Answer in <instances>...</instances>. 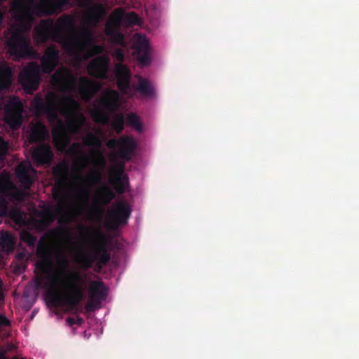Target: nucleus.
Here are the masks:
<instances>
[{
	"label": "nucleus",
	"instance_id": "obj_1",
	"mask_svg": "<svg viewBox=\"0 0 359 359\" xmlns=\"http://www.w3.org/2000/svg\"><path fill=\"white\" fill-rule=\"evenodd\" d=\"M13 16L17 22L16 25L20 29L13 32L7 41V46L11 55L15 59L32 58L36 52L32 48L30 39L25 35L20 29L29 31L35 16H46L57 15L68 6L77 5L82 6L84 3L93 1H11Z\"/></svg>",
	"mask_w": 359,
	"mask_h": 359
},
{
	"label": "nucleus",
	"instance_id": "obj_2",
	"mask_svg": "<svg viewBox=\"0 0 359 359\" xmlns=\"http://www.w3.org/2000/svg\"><path fill=\"white\" fill-rule=\"evenodd\" d=\"M77 31L75 18L64 14L60 16L56 24L51 19L42 20L34 27V38L38 43H44L48 40L59 42L62 48L69 54L79 50L82 51L88 46V57L99 55L104 51L102 45L93 43V37L90 31L84 29L81 37L73 36Z\"/></svg>",
	"mask_w": 359,
	"mask_h": 359
},
{
	"label": "nucleus",
	"instance_id": "obj_3",
	"mask_svg": "<svg viewBox=\"0 0 359 359\" xmlns=\"http://www.w3.org/2000/svg\"><path fill=\"white\" fill-rule=\"evenodd\" d=\"M36 256L39 259L36 263L37 269L46 275L45 278L49 280L45 281L43 278H38L36 282L38 288L45 290L46 300L55 307L65 304L70 311L77 314L82 300L69 293L63 296L57 287L61 283L60 276L50 272V269L53 266L52 247L40 241L36 249Z\"/></svg>",
	"mask_w": 359,
	"mask_h": 359
},
{
	"label": "nucleus",
	"instance_id": "obj_4",
	"mask_svg": "<svg viewBox=\"0 0 359 359\" xmlns=\"http://www.w3.org/2000/svg\"><path fill=\"white\" fill-rule=\"evenodd\" d=\"M81 109L79 102L72 95H64L61 97L60 108L37 111L38 113L46 115L50 123H57V126L53 130V137L57 149L65 150L69 143V140L65 137V126L59 118L60 112L66 119L68 128L72 132H76L79 126L76 121L78 111Z\"/></svg>",
	"mask_w": 359,
	"mask_h": 359
},
{
	"label": "nucleus",
	"instance_id": "obj_5",
	"mask_svg": "<svg viewBox=\"0 0 359 359\" xmlns=\"http://www.w3.org/2000/svg\"><path fill=\"white\" fill-rule=\"evenodd\" d=\"M81 235L86 238L90 232L96 238L93 243L91 252H81L76 257V262L84 269H89L93 267V264H96L98 271L107 265L111 259V254L107 246L105 236L98 229L90 227L79 226Z\"/></svg>",
	"mask_w": 359,
	"mask_h": 359
},
{
	"label": "nucleus",
	"instance_id": "obj_6",
	"mask_svg": "<svg viewBox=\"0 0 359 359\" xmlns=\"http://www.w3.org/2000/svg\"><path fill=\"white\" fill-rule=\"evenodd\" d=\"M27 196L24 191L7 190L0 182V217H8L19 226L27 225L25 212L17 207L18 203L25 201Z\"/></svg>",
	"mask_w": 359,
	"mask_h": 359
},
{
	"label": "nucleus",
	"instance_id": "obj_7",
	"mask_svg": "<svg viewBox=\"0 0 359 359\" xmlns=\"http://www.w3.org/2000/svg\"><path fill=\"white\" fill-rule=\"evenodd\" d=\"M141 23V20L135 12L126 14L121 9H116L111 18L105 25V34L109 41L123 48L126 47L127 43L123 34L120 31L121 25L132 27Z\"/></svg>",
	"mask_w": 359,
	"mask_h": 359
},
{
	"label": "nucleus",
	"instance_id": "obj_8",
	"mask_svg": "<svg viewBox=\"0 0 359 359\" xmlns=\"http://www.w3.org/2000/svg\"><path fill=\"white\" fill-rule=\"evenodd\" d=\"M100 108L95 109L92 116L98 123L107 124L109 121V113L116 111L120 106V94L118 91L108 88L102 93L99 101Z\"/></svg>",
	"mask_w": 359,
	"mask_h": 359
},
{
	"label": "nucleus",
	"instance_id": "obj_9",
	"mask_svg": "<svg viewBox=\"0 0 359 359\" xmlns=\"http://www.w3.org/2000/svg\"><path fill=\"white\" fill-rule=\"evenodd\" d=\"M57 177L56 185L52 189L53 198L57 201L58 210H61L67 198L66 186L69 175V167L66 163L57 165L54 169Z\"/></svg>",
	"mask_w": 359,
	"mask_h": 359
},
{
	"label": "nucleus",
	"instance_id": "obj_10",
	"mask_svg": "<svg viewBox=\"0 0 359 359\" xmlns=\"http://www.w3.org/2000/svg\"><path fill=\"white\" fill-rule=\"evenodd\" d=\"M132 209L126 201H119L109 210L107 213V226L111 229H116L119 226L128 224L131 215Z\"/></svg>",
	"mask_w": 359,
	"mask_h": 359
},
{
	"label": "nucleus",
	"instance_id": "obj_11",
	"mask_svg": "<svg viewBox=\"0 0 359 359\" xmlns=\"http://www.w3.org/2000/svg\"><path fill=\"white\" fill-rule=\"evenodd\" d=\"M24 106L18 97H12L4 107V121L12 129L18 130L23 121Z\"/></svg>",
	"mask_w": 359,
	"mask_h": 359
},
{
	"label": "nucleus",
	"instance_id": "obj_12",
	"mask_svg": "<svg viewBox=\"0 0 359 359\" xmlns=\"http://www.w3.org/2000/svg\"><path fill=\"white\" fill-rule=\"evenodd\" d=\"M18 81L26 92L32 93L36 90L41 81L39 65L35 62H29L20 72Z\"/></svg>",
	"mask_w": 359,
	"mask_h": 359
},
{
	"label": "nucleus",
	"instance_id": "obj_13",
	"mask_svg": "<svg viewBox=\"0 0 359 359\" xmlns=\"http://www.w3.org/2000/svg\"><path fill=\"white\" fill-rule=\"evenodd\" d=\"M116 195L114 191L108 186L103 185L98 190V195L89 214L90 218L101 222L104 216V210L103 206L109 205L114 199Z\"/></svg>",
	"mask_w": 359,
	"mask_h": 359
},
{
	"label": "nucleus",
	"instance_id": "obj_14",
	"mask_svg": "<svg viewBox=\"0 0 359 359\" xmlns=\"http://www.w3.org/2000/svg\"><path fill=\"white\" fill-rule=\"evenodd\" d=\"M53 85L60 92L69 93L75 92L77 78L67 68H59L51 76Z\"/></svg>",
	"mask_w": 359,
	"mask_h": 359
},
{
	"label": "nucleus",
	"instance_id": "obj_15",
	"mask_svg": "<svg viewBox=\"0 0 359 359\" xmlns=\"http://www.w3.org/2000/svg\"><path fill=\"white\" fill-rule=\"evenodd\" d=\"M124 169L123 163L112 166L110 169V172L114 177L110 180L109 182L118 194H124L129 187L128 177L125 173Z\"/></svg>",
	"mask_w": 359,
	"mask_h": 359
},
{
	"label": "nucleus",
	"instance_id": "obj_16",
	"mask_svg": "<svg viewBox=\"0 0 359 359\" xmlns=\"http://www.w3.org/2000/svg\"><path fill=\"white\" fill-rule=\"evenodd\" d=\"M133 55L142 66H148L151 60L149 56V47L147 39L143 35H137L133 46Z\"/></svg>",
	"mask_w": 359,
	"mask_h": 359
},
{
	"label": "nucleus",
	"instance_id": "obj_17",
	"mask_svg": "<svg viewBox=\"0 0 359 359\" xmlns=\"http://www.w3.org/2000/svg\"><path fill=\"white\" fill-rule=\"evenodd\" d=\"M109 65V57L106 55H100L89 62L87 69L90 76L104 80L107 79Z\"/></svg>",
	"mask_w": 359,
	"mask_h": 359
},
{
	"label": "nucleus",
	"instance_id": "obj_18",
	"mask_svg": "<svg viewBox=\"0 0 359 359\" xmlns=\"http://www.w3.org/2000/svg\"><path fill=\"white\" fill-rule=\"evenodd\" d=\"M60 57L59 50L55 45L49 46L41 59V70L45 74H50L57 67Z\"/></svg>",
	"mask_w": 359,
	"mask_h": 359
},
{
	"label": "nucleus",
	"instance_id": "obj_19",
	"mask_svg": "<svg viewBox=\"0 0 359 359\" xmlns=\"http://www.w3.org/2000/svg\"><path fill=\"white\" fill-rule=\"evenodd\" d=\"M101 88L99 82L91 81L86 76H81L79 79L78 90L81 98L86 102H89Z\"/></svg>",
	"mask_w": 359,
	"mask_h": 359
},
{
	"label": "nucleus",
	"instance_id": "obj_20",
	"mask_svg": "<svg viewBox=\"0 0 359 359\" xmlns=\"http://www.w3.org/2000/svg\"><path fill=\"white\" fill-rule=\"evenodd\" d=\"M36 173L34 168L28 163H20L15 169V177L22 186L29 189L32 183V176Z\"/></svg>",
	"mask_w": 359,
	"mask_h": 359
},
{
	"label": "nucleus",
	"instance_id": "obj_21",
	"mask_svg": "<svg viewBox=\"0 0 359 359\" xmlns=\"http://www.w3.org/2000/svg\"><path fill=\"white\" fill-rule=\"evenodd\" d=\"M116 85L124 95H129L131 74L128 67L123 64L116 65Z\"/></svg>",
	"mask_w": 359,
	"mask_h": 359
},
{
	"label": "nucleus",
	"instance_id": "obj_22",
	"mask_svg": "<svg viewBox=\"0 0 359 359\" xmlns=\"http://www.w3.org/2000/svg\"><path fill=\"white\" fill-rule=\"evenodd\" d=\"M32 156L37 165L50 164L53 158V153L48 144L41 143L33 148Z\"/></svg>",
	"mask_w": 359,
	"mask_h": 359
},
{
	"label": "nucleus",
	"instance_id": "obj_23",
	"mask_svg": "<svg viewBox=\"0 0 359 359\" xmlns=\"http://www.w3.org/2000/svg\"><path fill=\"white\" fill-rule=\"evenodd\" d=\"M32 105L36 111L60 108L58 95L54 92H49L45 96V101L40 97H35Z\"/></svg>",
	"mask_w": 359,
	"mask_h": 359
},
{
	"label": "nucleus",
	"instance_id": "obj_24",
	"mask_svg": "<svg viewBox=\"0 0 359 359\" xmlns=\"http://www.w3.org/2000/svg\"><path fill=\"white\" fill-rule=\"evenodd\" d=\"M136 147L137 144L134 137L123 135L121 137V142L118 148L120 158L126 161H130Z\"/></svg>",
	"mask_w": 359,
	"mask_h": 359
},
{
	"label": "nucleus",
	"instance_id": "obj_25",
	"mask_svg": "<svg viewBox=\"0 0 359 359\" xmlns=\"http://www.w3.org/2000/svg\"><path fill=\"white\" fill-rule=\"evenodd\" d=\"M69 277L74 282L68 285V293L83 300L85 297V284L81 274L79 272L70 273Z\"/></svg>",
	"mask_w": 359,
	"mask_h": 359
},
{
	"label": "nucleus",
	"instance_id": "obj_26",
	"mask_svg": "<svg viewBox=\"0 0 359 359\" xmlns=\"http://www.w3.org/2000/svg\"><path fill=\"white\" fill-rule=\"evenodd\" d=\"M108 289L101 280H92L89 287V298L102 303L107 296Z\"/></svg>",
	"mask_w": 359,
	"mask_h": 359
},
{
	"label": "nucleus",
	"instance_id": "obj_27",
	"mask_svg": "<svg viewBox=\"0 0 359 359\" xmlns=\"http://www.w3.org/2000/svg\"><path fill=\"white\" fill-rule=\"evenodd\" d=\"M48 137V132L46 126L41 121L32 123L29 135L30 143L43 142Z\"/></svg>",
	"mask_w": 359,
	"mask_h": 359
},
{
	"label": "nucleus",
	"instance_id": "obj_28",
	"mask_svg": "<svg viewBox=\"0 0 359 359\" xmlns=\"http://www.w3.org/2000/svg\"><path fill=\"white\" fill-rule=\"evenodd\" d=\"M138 79V84L135 86L134 89L141 95L147 97H152L155 95V90L151 83L145 78L140 76H135Z\"/></svg>",
	"mask_w": 359,
	"mask_h": 359
},
{
	"label": "nucleus",
	"instance_id": "obj_29",
	"mask_svg": "<svg viewBox=\"0 0 359 359\" xmlns=\"http://www.w3.org/2000/svg\"><path fill=\"white\" fill-rule=\"evenodd\" d=\"M104 15V10L101 6H96L90 8L84 16L86 24L95 26Z\"/></svg>",
	"mask_w": 359,
	"mask_h": 359
},
{
	"label": "nucleus",
	"instance_id": "obj_30",
	"mask_svg": "<svg viewBox=\"0 0 359 359\" xmlns=\"http://www.w3.org/2000/svg\"><path fill=\"white\" fill-rule=\"evenodd\" d=\"M13 80V72L7 65L0 66V92L9 89Z\"/></svg>",
	"mask_w": 359,
	"mask_h": 359
},
{
	"label": "nucleus",
	"instance_id": "obj_31",
	"mask_svg": "<svg viewBox=\"0 0 359 359\" xmlns=\"http://www.w3.org/2000/svg\"><path fill=\"white\" fill-rule=\"evenodd\" d=\"M76 150L80 153V156L74 161V168L80 171L81 169L85 168L88 165V157L83 151L81 144L79 142H74L72 144Z\"/></svg>",
	"mask_w": 359,
	"mask_h": 359
},
{
	"label": "nucleus",
	"instance_id": "obj_32",
	"mask_svg": "<svg viewBox=\"0 0 359 359\" xmlns=\"http://www.w3.org/2000/svg\"><path fill=\"white\" fill-rule=\"evenodd\" d=\"M1 250L7 255L11 253L15 247L14 238L10 233H4L0 236Z\"/></svg>",
	"mask_w": 359,
	"mask_h": 359
},
{
	"label": "nucleus",
	"instance_id": "obj_33",
	"mask_svg": "<svg viewBox=\"0 0 359 359\" xmlns=\"http://www.w3.org/2000/svg\"><path fill=\"white\" fill-rule=\"evenodd\" d=\"M38 215L50 225L54 222L56 216L54 208L51 205H45L43 210L39 212Z\"/></svg>",
	"mask_w": 359,
	"mask_h": 359
},
{
	"label": "nucleus",
	"instance_id": "obj_34",
	"mask_svg": "<svg viewBox=\"0 0 359 359\" xmlns=\"http://www.w3.org/2000/svg\"><path fill=\"white\" fill-rule=\"evenodd\" d=\"M126 124L133 127L138 132H141L142 130V124L140 117L135 113H130L127 115Z\"/></svg>",
	"mask_w": 359,
	"mask_h": 359
},
{
	"label": "nucleus",
	"instance_id": "obj_35",
	"mask_svg": "<svg viewBox=\"0 0 359 359\" xmlns=\"http://www.w3.org/2000/svg\"><path fill=\"white\" fill-rule=\"evenodd\" d=\"M111 127L117 134L123 132L124 129V116L123 114H119L115 117L111 122Z\"/></svg>",
	"mask_w": 359,
	"mask_h": 359
},
{
	"label": "nucleus",
	"instance_id": "obj_36",
	"mask_svg": "<svg viewBox=\"0 0 359 359\" xmlns=\"http://www.w3.org/2000/svg\"><path fill=\"white\" fill-rule=\"evenodd\" d=\"M20 240L29 246H34L36 243V238L27 230H22L20 235Z\"/></svg>",
	"mask_w": 359,
	"mask_h": 359
},
{
	"label": "nucleus",
	"instance_id": "obj_37",
	"mask_svg": "<svg viewBox=\"0 0 359 359\" xmlns=\"http://www.w3.org/2000/svg\"><path fill=\"white\" fill-rule=\"evenodd\" d=\"M32 226L35 229H36L39 232H42L48 229L50 224H48L46 221L43 219L41 217L40 219H33Z\"/></svg>",
	"mask_w": 359,
	"mask_h": 359
},
{
	"label": "nucleus",
	"instance_id": "obj_38",
	"mask_svg": "<svg viewBox=\"0 0 359 359\" xmlns=\"http://www.w3.org/2000/svg\"><path fill=\"white\" fill-rule=\"evenodd\" d=\"M87 178L93 184H100L102 179V170L95 169L87 175Z\"/></svg>",
	"mask_w": 359,
	"mask_h": 359
},
{
	"label": "nucleus",
	"instance_id": "obj_39",
	"mask_svg": "<svg viewBox=\"0 0 359 359\" xmlns=\"http://www.w3.org/2000/svg\"><path fill=\"white\" fill-rule=\"evenodd\" d=\"M84 143L86 145L96 147H100L101 145L100 140L93 134H88L84 140Z\"/></svg>",
	"mask_w": 359,
	"mask_h": 359
},
{
	"label": "nucleus",
	"instance_id": "obj_40",
	"mask_svg": "<svg viewBox=\"0 0 359 359\" xmlns=\"http://www.w3.org/2000/svg\"><path fill=\"white\" fill-rule=\"evenodd\" d=\"M107 165L106 160L100 151H97V157L96 158L94 165L97 170H103Z\"/></svg>",
	"mask_w": 359,
	"mask_h": 359
},
{
	"label": "nucleus",
	"instance_id": "obj_41",
	"mask_svg": "<svg viewBox=\"0 0 359 359\" xmlns=\"http://www.w3.org/2000/svg\"><path fill=\"white\" fill-rule=\"evenodd\" d=\"M56 260H57V264L61 270L63 271L68 268L69 264V261L66 256L60 255L57 256Z\"/></svg>",
	"mask_w": 359,
	"mask_h": 359
},
{
	"label": "nucleus",
	"instance_id": "obj_42",
	"mask_svg": "<svg viewBox=\"0 0 359 359\" xmlns=\"http://www.w3.org/2000/svg\"><path fill=\"white\" fill-rule=\"evenodd\" d=\"M8 144L3 137H0V161H4L8 153Z\"/></svg>",
	"mask_w": 359,
	"mask_h": 359
},
{
	"label": "nucleus",
	"instance_id": "obj_43",
	"mask_svg": "<svg viewBox=\"0 0 359 359\" xmlns=\"http://www.w3.org/2000/svg\"><path fill=\"white\" fill-rule=\"evenodd\" d=\"M60 233H62L65 235L69 236L70 233L69 231L65 229V228H58V229H50L46 234V236L47 237H51L55 236L59 234Z\"/></svg>",
	"mask_w": 359,
	"mask_h": 359
},
{
	"label": "nucleus",
	"instance_id": "obj_44",
	"mask_svg": "<svg viewBox=\"0 0 359 359\" xmlns=\"http://www.w3.org/2000/svg\"><path fill=\"white\" fill-rule=\"evenodd\" d=\"M113 56L118 62V64H122L125 59V53L122 48H117L114 50Z\"/></svg>",
	"mask_w": 359,
	"mask_h": 359
},
{
	"label": "nucleus",
	"instance_id": "obj_45",
	"mask_svg": "<svg viewBox=\"0 0 359 359\" xmlns=\"http://www.w3.org/2000/svg\"><path fill=\"white\" fill-rule=\"evenodd\" d=\"M101 303H97L95 300H91L88 299V301L86 305V309L88 311L91 312L97 309L100 307Z\"/></svg>",
	"mask_w": 359,
	"mask_h": 359
},
{
	"label": "nucleus",
	"instance_id": "obj_46",
	"mask_svg": "<svg viewBox=\"0 0 359 359\" xmlns=\"http://www.w3.org/2000/svg\"><path fill=\"white\" fill-rule=\"evenodd\" d=\"M120 142H121V138H119V139L111 138L107 141V146L109 149L118 148Z\"/></svg>",
	"mask_w": 359,
	"mask_h": 359
},
{
	"label": "nucleus",
	"instance_id": "obj_47",
	"mask_svg": "<svg viewBox=\"0 0 359 359\" xmlns=\"http://www.w3.org/2000/svg\"><path fill=\"white\" fill-rule=\"evenodd\" d=\"M79 198L85 202H88L89 199V191L86 189H81L79 194Z\"/></svg>",
	"mask_w": 359,
	"mask_h": 359
},
{
	"label": "nucleus",
	"instance_id": "obj_48",
	"mask_svg": "<svg viewBox=\"0 0 359 359\" xmlns=\"http://www.w3.org/2000/svg\"><path fill=\"white\" fill-rule=\"evenodd\" d=\"M26 252H20L16 254L13 262H26Z\"/></svg>",
	"mask_w": 359,
	"mask_h": 359
},
{
	"label": "nucleus",
	"instance_id": "obj_49",
	"mask_svg": "<svg viewBox=\"0 0 359 359\" xmlns=\"http://www.w3.org/2000/svg\"><path fill=\"white\" fill-rule=\"evenodd\" d=\"M15 262V270L17 271H23L26 267V262Z\"/></svg>",
	"mask_w": 359,
	"mask_h": 359
},
{
	"label": "nucleus",
	"instance_id": "obj_50",
	"mask_svg": "<svg viewBox=\"0 0 359 359\" xmlns=\"http://www.w3.org/2000/svg\"><path fill=\"white\" fill-rule=\"evenodd\" d=\"M0 325L1 326H8L10 325L9 320L4 316L0 315Z\"/></svg>",
	"mask_w": 359,
	"mask_h": 359
},
{
	"label": "nucleus",
	"instance_id": "obj_51",
	"mask_svg": "<svg viewBox=\"0 0 359 359\" xmlns=\"http://www.w3.org/2000/svg\"><path fill=\"white\" fill-rule=\"evenodd\" d=\"M67 153L72 156H76L77 158L80 156V153L72 146L68 149Z\"/></svg>",
	"mask_w": 359,
	"mask_h": 359
},
{
	"label": "nucleus",
	"instance_id": "obj_52",
	"mask_svg": "<svg viewBox=\"0 0 359 359\" xmlns=\"http://www.w3.org/2000/svg\"><path fill=\"white\" fill-rule=\"evenodd\" d=\"M66 321L69 326H72L76 324V318L72 317L67 318Z\"/></svg>",
	"mask_w": 359,
	"mask_h": 359
},
{
	"label": "nucleus",
	"instance_id": "obj_53",
	"mask_svg": "<svg viewBox=\"0 0 359 359\" xmlns=\"http://www.w3.org/2000/svg\"><path fill=\"white\" fill-rule=\"evenodd\" d=\"M83 323V319L80 316H77L76 318V324L78 325H81Z\"/></svg>",
	"mask_w": 359,
	"mask_h": 359
},
{
	"label": "nucleus",
	"instance_id": "obj_54",
	"mask_svg": "<svg viewBox=\"0 0 359 359\" xmlns=\"http://www.w3.org/2000/svg\"><path fill=\"white\" fill-rule=\"evenodd\" d=\"M4 16V13L0 8V25L2 24Z\"/></svg>",
	"mask_w": 359,
	"mask_h": 359
},
{
	"label": "nucleus",
	"instance_id": "obj_55",
	"mask_svg": "<svg viewBox=\"0 0 359 359\" xmlns=\"http://www.w3.org/2000/svg\"><path fill=\"white\" fill-rule=\"evenodd\" d=\"M77 180H82L83 177L81 175H78L76 177Z\"/></svg>",
	"mask_w": 359,
	"mask_h": 359
},
{
	"label": "nucleus",
	"instance_id": "obj_56",
	"mask_svg": "<svg viewBox=\"0 0 359 359\" xmlns=\"http://www.w3.org/2000/svg\"><path fill=\"white\" fill-rule=\"evenodd\" d=\"M81 276H82V278H83V281H84V284L86 285L85 280H84V278H83V275H81ZM84 277H86V275H84Z\"/></svg>",
	"mask_w": 359,
	"mask_h": 359
},
{
	"label": "nucleus",
	"instance_id": "obj_57",
	"mask_svg": "<svg viewBox=\"0 0 359 359\" xmlns=\"http://www.w3.org/2000/svg\"><path fill=\"white\" fill-rule=\"evenodd\" d=\"M13 359H25V358H18L17 357H15Z\"/></svg>",
	"mask_w": 359,
	"mask_h": 359
},
{
	"label": "nucleus",
	"instance_id": "obj_58",
	"mask_svg": "<svg viewBox=\"0 0 359 359\" xmlns=\"http://www.w3.org/2000/svg\"><path fill=\"white\" fill-rule=\"evenodd\" d=\"M3 1H0V3H2Z\"/></svg>",
	"mask_w": 359,
	"mask_h": 359
}]
</instances>
